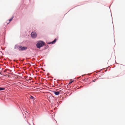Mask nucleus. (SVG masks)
<instances>
[{
    "instance_id": "6e6552de",
    "label": "nucleus",
    "mask_w": 125,
    "mask_h": 125,
    "mask_svg": "<svg viewBox=\"0 0 125 125\" xmlns=\"http://www.w3.org/2000/svg\"><path fill=\"white\" fill-rule=\"evenodd\" d=\"M30 98L32 99H33L34 98V97L33 96H31Z\"/></svg>"
},
{
    "instance_id": "f03ea898",
    "label": "nucleus",
    "mask_w": 125,
    "mask_h": 125,
    "mask_svg": "<svg viewBox=\"0 0 125 125\" xmlns=\"http://www.w3.org/2000/svg\"><path fill=\"white\" fill-rule=\"evenodd\" d=\"M20 50L22 51L25 50L27 49V48L25 47H23L22 46H20L18 48Z\"/></svg>"
},
{
    "instance_id": "9d476101",
    "label": "nucleus",
    "mask_w": 125,
    "mask_h": 125,
    "mask_svg": "<svg viewBox=\"0 0 125 125\" xmlns=\"http://www.w3.org/2000/svg\"><path fill=\"white\" fill-rule=\"evenodd\" d=\"M13 19V17H12L11 19H10L9 20V21H11Z\"/></svg>"
},
{
    "instance_id": "39448f33",
    "label": "nucleus",
    "mask_w": 125,
    "mask_h": 125,
    "mask_svg": "<svg viewBox=\"0 0 125 125\" xmlns=\"http://www.w3.org/2000/svg\"><path fill=\"white\" fill-rule=\"evenodd\" d=\"M56 41V39H55L54 40V41L52 42H50L48 43V44H51V43L52 44H54V43Z\"/></svg>"
},
{
    "instance_id": "0eeeda50",
    "label": "nucleus",
    "mask_w": 125,
    "mask_h": 125,
    "mask_svg": "<svg viewBox=\"0 0 125 125\" xmlns=\"http://www.w3.org/2000/svg\"><path fill=\"white\" fill-rule=\"evenodd\" d=\"M71 81L69 82V84H70L71 83H72V82H73V81H74V80H71Z\"/></svg>"
},
{
    "instance_id": "423d86ee",
    "label": "nucleus",
    "mask_w": 125,
    "mask_h": 125,
    "mask_svg": "<svg viewBox=\"0 0 125 125\" xmlns=\"http://www.w3.org/2000/svg\"><path fill=\"white\" fill-rule=\"evenodd\" d=\"M5 88L0 87V91L4 90Z\"/></svg>"
},
{
    "instance_id": "7ed1b4c3",
    "label": "nucleus",
    "mask_w": 125,
    "mask_h": 125,
    "mask_svg": "<svg viewBox=\"0 0 125 125\" xmlns=\"http://www.w3.org/2000/svg\"><path fill=\"white\" fill-rule=\"evenodd\" d=\"M31 34L32 37L33 38H35L37 36V34L35 32H32Z\"/></svg>"
},
{
    "instance_id": "20e7f679",
    "label": "nucleus",
    "mask_w": 125,
    "mask_h": 125,
    "mask_svg": "<svg viewBox=\"0 0 125 125\" xmlns=\"http://www.w3.org/2000/svg\"><path fill=\"white\" fill-rule=\"evenodd\" d=\"M61 91L60 90L59 92H56L55 91H53V92L56 95H59Z\"/></svg>"
},
{
    "instance_id": "f257e3e1",
    "label": "nucleus",
    "mask_w": 125,
    "mask_h": 125,
    "mask_svg": "<svg viewBox=\"0 0 125 125\" xmlns=\"http://www.w3.org/2000/svg\"><path fill=\"white\" fill-rule=\"evenodd\" d=\"M45 44V43L42 41H40L37 44V47L40 49L41 47H42Z\"/></svg>"
},
{
    "instance_id": "9b49d317",
    "label": "nucleus",
    "mask_w": 125,
    "mask_h": 125,
    "mask_svg": "<svg viewBox=\"0 0 125 125\" xmlns=\"http://www.w3.org/2000/svg\"><path fill=\"white\" fill-rule=\"evenodd\" d=\"M80 77H78V78H77L78 79H79V78Z\"/></svg>"
},
{
    "instance_id": "1a4fd4ad",
    "label": "nucleus",
    "mask_w": 125,
    "mask_h": 125,
    "mask_svg": "<svg viewBox=\"0 0 125 125\" xmlns=\"http://www.w3.org/2000/svg\"><path fill=\"white\" fill-rule=\"evenodd\" d=\"M88 80V79L87 78H85L84 80V81H87Z\"/></svg>"
},
{
    "instance_id": "f8f14e48",
    "label": "nucleus",
    "mask_w": 125,
    "mask_h": 125,
    "mask_svg": "<svg viewBox=\"0 0 125 125\" xmlns=\"http://www.w3.org/2000/svg\"><path fill=\"white\" fill-rule=\"evenodd\" d=\"M93 81V82H94V81H94V80Z\"/></svg>"
}]
</instances>
